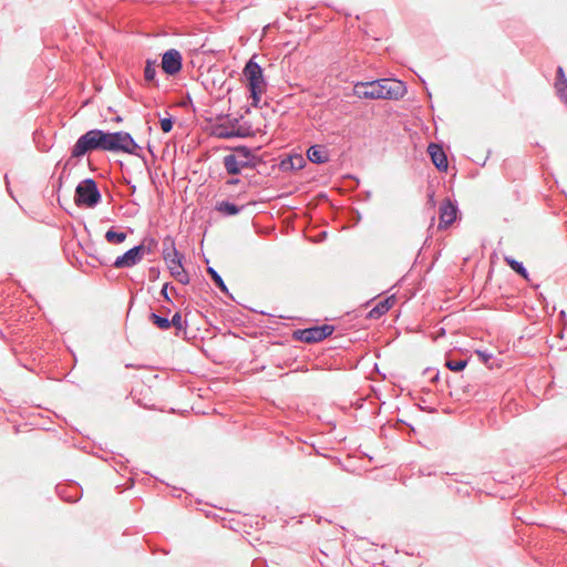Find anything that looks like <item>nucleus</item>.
Masks as SVG:
<instances>
[{
  "label": "nucleus",
  "mask_w": 567,
  "mask_h": 567,
  "mask_svg": "<svg viewBox=\"0 0 567 567\" xmlns=\"http://www.w3.org/2000/svg\"><path fill=\"white\" fill-rule=\"evenodd\" d=\"M333 327L330 324H323L320 327H312L308 329L297 330L293 332V337L297 340L313 343L323 340L333 332Z\"/></svg>",
  "instance_id": "obj_8"
},
{
  "label": "nucleus",
  "mask_w": 567,
  "mask_h": 567,
  "mask_svg": "<svg viewBox=\"0 0 567 567\" xmlns=\"http://www.w3.org/2000/svg\"><path fill=\"white\" fill-rule=\"evenodd\" d=\"M555 87L560 99L567 103V81L556 82Z\"/></svg>",
  "instance_id": "obj_21"
},
{
  "label": "nucleus",
  "mask_w": 567,
  "mask_h": 567,
  "mask_svg": "<svg viewBox=\"0 0 567 567\" xmlns=\"http://www.w3.org/2000/svg\"><path fill=\"white\" fill-rule=\"evenodd\" d=\"M561 81H567L566 76H565V72L563 70L561 66H559L557 69V79H556V82H561Z\"/></svg>",
  "instance_id": "obj_25"
},
{
  "label": "nucleus",
  "mask_w": 567,
  "mask_h": 567,
  "mask_svg": "<svg viewBox=\"0 0 567 567\" xmlns=\"http://www.w3.org/2000/svg\"><path fill=\"white\" fill-rule=\"evenodd\" d=\"M439 228L445 229L450 227L457 216V208L450 199H444L440 206Z\"/></svg>",
  "instance_id": "obj_11"
},
{
  "label": "nucleus",
  "mask_w": 567,
  "mask_h": 567,
  "mask_svg": "<svg viewBox=\"0 0 567 567\" xmlns=\"http://www.w3.org/2000/svg\"><path fill=\"white\" fill-rule=\"evenodd\" d=\"M395 303V298L393 296L388 297L386 299L380 301L374 308H372L369 312V318L378 319L386 311H389Z\"/></svg>",
  "instance_id": "obj_14"
},
{
  "label": "nucleus",
  "mask_w": 567,
  "mask_h": 567,
  "mask_svg": "<svg viewBox=\"0 0 567 567\" xmlns=\"http://www.w3.org/2000/svg\"><path fill=\"white\" fill-rule=\"evenodd\" d=\"M162 293L166 295V286L163 288Z\"/></svg>",
  "instance_id": "obj_29"
},
{
  "label": "nucleus",
  "mask_w": 567,
  "mask_h": 567,
  "mask_svg": "<svg viewBox=\"0 0 567 567\" xmlns=\"http://www.w3.org/2000/svg\"><path fill=\"white\" fill-rule=\"evenodd\" d=\"M467 364V361L466 360H447L445 365L451 370V371H455V372H458V371H462Z\"/></svg>",
  "instance_id": "obj_20"
},
{
  "label": "nucleus",
  "mask_w": 567,
  "mask_h": 567,
  "mask_svg": "<svg viewBox=\"0 0 567 567\" xmlns=\"http://www.w3.org/2000/svg\"><path fill=\"white\" fill-rule=\"evenodd\" d=\"M105 239L107 240L109 244L118 245V244H122L123 241H125L126 234L123 231L118 233L113 229H110L105 234Z\"/></svg>",
  "instance_id": "obj_16"
},
{
  "label": "nucleus",
  "mask_w": 567,
  "mask_h": 567,
  "mask_svg": "<svg viewBox=\"0 0 567 567\" xmlns=\"http://www.w3.org/2000/svg\"><path fill=\"white\" fill-rule=\"evenodd\" d=\"M255 55L246 63L243 75L245 83L250 92L252 105L257 106L261 100L262 94L266 92L267 82L264 76L261 66L255 62Z\"/></svg>",
  "instance_id": "obj_2"
},
{
  "label": "nucleus",
  "mask_w": 567,
  "mask_h": 567,
  "mask_svg": "<svg viewBox=\"0 0 567 567\" xmlns=\"http://www.w3.org/2000/svg\"><path fill=\"white\" fill-rule=\"evenodd\" d=\"M505 261L514 271H516L517 274L523 276L525 279L528 278L526 269L523 267V265L520 262L516 261L512 257H505Z\"/></svg>",
  "instance_id": "obj_17"
},
{
  "label": "nucleus",
  "mask_w": 567,
  "mask_h": 567,
  "mask_svg": "<svg viewBox=\"0 0 567 567\" xmlns=\"http://www.w3.org/2000/svg\"><path fill=\"white\" fill-rule=\"evenodd\" d=\"M307 156H308L309 161H311L312 163H316V164H323L329 161L328 151L326 150V147L320 146V145L311 146L307 152Z\"/></svg>",
  "instance_id": "obj_13"
},
{
  "label": "nucleus",
  "mask_w": 567,
  "mask_h": 567,
  "mask_svg": "<svg viewBox=\"0 0 567 567\" xmlns=\"http://www.w3.org/2000/svg\"><path fill=\"white\" fill-rule=\"evenodd\" d=\"M238 182H239V179H229V181L227 182V184H229V185H236V184H238Z\"/></svg>",
  "instance_id": "obj_28"
},
{
  "label": "nucleus",
  "mask_w": 567,
  "mask_h": 567,
  "mask_svg": "<svg viewBox=\"0 0 567 567\" xmlns=\"http://www.w3.org/2000/svg\"><path fill=\"white\" fill-rule=\"evenodd\" d=\"M104 151L107 152H122L135 155L140 148L133 137L126 132H104Z\"/></svg>",
  "instance_id": "obj_4"
},
{
  "label": "nucleus",
  "mask_w": 567,
  "mask_h": 567,
  "mask_svg": "<svg viewBox=\"0 0 567 567\" xmlns=\"http://www.w3.org/2000/svg\"><path fill=\"white\" fill-rule=\"evenodd\" d=\"M163 256L172 276L181 284H188L189 278L182 265V255L176 250L172 239L164 240Z\"/></svg>",
  "instance_id": "obj_3"
},
{
  "label": "nucleus",
  "mask_w": 567,
  "mask_h": 567,
  "mask_svg": "<svg viewBox=\"0 0 567 567\" xmlns=\"http://www.w3.org/2000/svg\"><path fill=\"white\" fill-rule=\"evenodd\" d=\"M156 74V62L147 61L144 69V78L146 81L151 82L155 79Z\"/></svg>",
  "instance_id": "obj_18"
},
{
  "label": "nucleus",
  "mask_w": 567,
  "mask_h": 567,
  "mask_svg": "<svg viewBox=\"0 0 567 567\" xmlns=\"http://www.w3.org/2000/svg\"><path fill=\"white\" fill-rule=\"evenodd\" d=\"M477 354L482 358L483 362H485V363L487 362L489 355H487L481 351H477Z\"/></svg>",
  "instance_id": "obj_27"
},
{
  "label": "nucleus",
  "mask_w": 567,
  "mask_h": 567,
  "mask_svg": "<svg viewBox=\"0 0 567 567\" xmlns=\"http://www.w3.org/2000/svg\"><path fill=\"white\" fill-rule=\"evenodd\" d=\"M105 140L104 132L101 130H91L83 134L72 148V157H81L87 152L94 150L104 151Z\"/></svg>",
  "instance_id": "obj_5"
},
{
  "label": "nucleus",
  "mask_w": 567,
  "mask_h": 567,
  "mask_svg": "<svg viewBox=\"0 0 567 567\" xmlns=\"http://www.w3.org/2000/svg\"><path fill=\"white\" fill-rule=\"evenodd\" d=\"M208 274L210 275L212 279L214 280V282L223 290V291H227V288L224 284V280L221 279V277L217 274V271L213 268H208L207 269Z\"/></svg>",
  "instance_id": "obj_22"
},
{
  "label": "nucleus",
  "mask_w": 567,
  "mask_h": 567,
  "mask_svg": "<svg viewBox=\"0 0 567 567\" xmlns=\"http://www.w3.org/2000/svg\"><path fill=\"white\" fill-rule=\"evenodd\" d=\"M216 135L219 136V137H230L233 136V133H228L221 128H216L215 131Z\"/></svg>",
  "instance_id": "obj_26"
},
{
  "label": "nucleus",
  "mask_w": 567,
  "mask_h": 567,
  "mask_svg": "<svg viewBox=\"0 0 567 567\" xmlns=\"http://www.w3.org/2000/svg\"><path fill=\"white\" fill-rule=\"evenodd\" d=\"M405 86L401 81L381 79L371 82H359L353 86V94L359 99H400L405 94Z\"/></svg>",
  "instance_id": "obj_1"
},
{
  "label": "nucleus",
  "mask_w": 567,
  "mask_h": 567,
  "mask_svg": "<svg viewBox=\"0 0 567 567\" xmlns=\"http://www.w3.org/2000/svg\"><path fill=\"white\" fill-rule=\"evenodd\" d=\"M162 69L165 73L174 75L182 69V55L175 50L171 49L163 54Z\"/></svg>",
  "instance_id": "obj_10"
},
{
  "label": "nucleus",
  "mask_w": 567,
  "mask_h": 567,
  "mask_svg": "<svg viewBox=\"0 0 567 567\" xmlns=\"http://www.w3.org/2000/svg\"><path fill=\"white\" fill-rule=\"evenodd\" d=\"M169 323H171V327H174L177 330H183L184 329L182 315L179 312H176L173 316L172 320H169Z\"/></svg>",
  "instance_id": "obj_23"
},
{
  "label": "nucleus",
  "mask_w": 567,
  "mask_h": 567,
  "mask_svg": "<svg viewBox=\"0 0 567 567\" xmlns=\"http://www.w3.org/2000/svg\"><path fill=\"white\" fill-rule=\"evenodd\" d=\"M427 151L436 168L440 171H446L449 167V163L442 147L437 144H430Z\"/></svg>",
  "instance_id": "obj_12"
},
{
  "label": "nucleus",
  "mask_w": 567,
  "mask_h": 567,
  "mask_svg": "<svg viewBox=\"0 0 567 567\" xmlns=\"http://www.w3.org/2000/svg\"><path fill=\"white\" fill-rule=\"evenodd\" d=\"M161 128L164 133H168L173 128V122L171 118H163L161 121Z\"/></svg>",
  "instance_id": "obj_24"
},
{
  "label": "nucleus",
  "mask_w": 567,
  "mask_h": 567,
  "mask_svg": "<svg viewBox=\"0 0 567 567\" xmlns=\"http://www.w3.org/2000/svg\"><path fill=\"white\" fill-rule=\"evenodd\" d=\"M151 320L154 324H156L159 329L166 330L171 328L169 320L167 318L157 316L155 313L151 315Z\"/></svg>",
  "instance_id": "obj_19"
},
{
  "label": "nucleus",
  "mask_w": 567,
  "mask_h": 567,
  "mask_svg": "<svg viewBox=\"0 0 567 567\" xmlns=\"http://www.w3.org/2000/svg\"><path fill=\"white\" fill-rule=\"evenodd\" d=\"M216 210L223 215H237L240 212V208L229 202H220L216 205Z\"/></svg>",
  "instance_id": "obj_15"
},
{
  "label": "nucleus",
  "mask_w": 567,
  "mask_h": 567,
  "mask_svg": "<svg viewBox=\"0 0 567 567\" xmlns=\"http://www.w3.org/2000/svg\"><path fill=\"white\" fill-rule=\"evenodd\" d=\"M146 254L144 245L135 246L127 250L124 255L116 258L114 262L115 268H130L136 265Z\"/></svg>",
  "instance_id": "obj_9"
},
{
  "label": "nucleus",
  "mask_w": 567,
  "mask_h": 567,
  "mask_svg": "<svg viewBox=\"0 0 567 567\" xmlns=\"http://www.w3.org/2000/svg\"><path fill=\"white\" fill-rule=\"evenodd\" d=\"M101 199V194L93 179H84L75 189V204L80 207H94Z\"/></svg>",
  "instance_id": "obj_7"
},
{
  "label": "nucleus",
  "mask_w": 567,
  "mask_h": 567,
  "mask_svg": "<svg viewBox=\"0 0 567 567\" xmlns=\"http://www.w3.org/2000/svg\"><path fill=\"white\" fill-rule=\"evenodd\" d=\"M254 157L247 147H239L234 153L224 157V166L228 174L237 175L243 168L252 167Z\"/></svg>",
  "instance_id": "obj_6"
}]
</instances>
